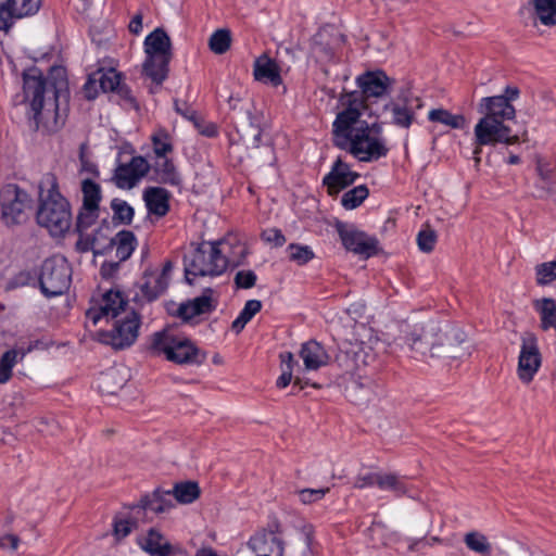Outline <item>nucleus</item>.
Instances as JSON below:
<instances>
[{"label":"nucleus","mask_w":556,"mask_h":556,"mask_svg":"<svg viewBox=\"0 0 556 556\" xmlns=\"http://www.w3.org/2000/svg\"><path fill=\"white\" fill-rule=\"evenodd\" d=\"M167 287L168 282L165 281L162 276L157 275V270H151L144 273L140 289L143 295L149 301H152L162 294L167 289Z\"/></svg>","instance_id":"33"},{"label":"nucleus","mask_w":556,"mask_h":556,"mask_svg":"<svg viewBox=\"0 0 556 556\" xmlns=\"http://www.w3.org/2000/svg\"><path fill=\"white\" fill-rule=\"evenodd\" d=\"M438 542H440V539L437 538V536H432L430 540H426V539L410 540L409 541V545H408V549L414 552V551L418 549L419 545L432 546L434 543H438Z\"/></svg>","instance_id":"60"},{"label":"nucleus","mask_w":556,"mask_h":556,"mask_svg":"<svg viewBox=\"0 0 556 556\" xmlns=\"http://www.w3.org/2000/svg\"><path fill=\"white\" fill-rule=\"evenodd\" d=\"M289 258L298 265H305L315 257L308 245L291 243L288 245Z\"/></svg>","instance_id":"45"},{"label":"nucleus","mask_w":556,"mask_h":556,"mask_svg":"<svg viewBox=\"0 0 556 556\" xmlns=\"http://www.w3.org/2000/svg\"><path fill=\"white\" fill-rule=\"evenodd\" d=\"M541 367V353L539 351L536 338L532 333L522 337V344L518 358L517 374L519 379L528 384Z\"/></svg>","instance_id":"15"},{"label":"nucleus","mask_w":556,"mask_h":556,"mask_svg":"<svg viewBox=\"0 0 556 556\" xmlns=\"http://www.w3.org/2000/svg\"><path fill=\"white\" fill-rule=\"evenodd\" d=\"M137 543L150 556H188L181 547L172 545L155 528L138 536Z\"/></svg>","instance_id":"18"},{"label":"nucleus","mask_w":556,"mask_h":556,"mask_svg":"<svg viewBox=\"0 0 556 556\" xmlns=\"http://www.w3.org/2000/svg\"><path fill=\"white\" fill-rule=\"evenodd\" d=\"M121 262H104L101 265L100 273L102 277L110 278L112 277L118 269Z\"/></svg>","instance_id":"59"},{"label":"nucleus","mask_w":556,"mask_h":556,"mask_svg":"<svg viewBox=\"0 0 556 556\" xmlns=\"http://www.w3.org/2000/svg\"><path fill=\"white\" fill-rule=\"evenodd\" d=\"M256 275L252 270H239L235 276V283L237 288L250 289L255 286Z\"/></svg>","instance_id":"51"},{"label":"nucleus","mask_w":556,"mask_h":556,"mask_svg":"<svg viewBox=\"0 0 556 556\" xmlns=\"http://www.w3.org/2000/svg\"><path fill=\"white\" fill-rule=\"evenodd\" d=\"M153 151L156 157L166 156L173 151L168 134L165 130H157L152 136Z\"/></svg>","instance_id":"47"},{"label":"nucleus","mask_w":556,"mask_h":556,"mask_svg":"<svg viewBox=\"0 0 556 556\" xmlns=\"http://www.w3.org/2000/svg\"><path fill=\"white\" fill-rule=\"evenodd\" d=\"M148 350L154 356L164 355L168 362L179 365L201 364L206 357L189 338L168 328L151 336Z\"/></svg>","instance_id":"6"},{"label":"nucleus","mask_w":556,"mask_h":556,"mask_svg":"<svg viewBox=\"0 0 556 556\" xmlns=\"http://www.w3.org/2000/svg\"><path fill=\"white\" fill-rule=\"evenodd\" d=\"M227 252V245L218 249L217 242L190 243L184 255L185 278L191 285L195 277H216L226 270V262L220 253Z\"/></svg>","instance_id":"7"},{"label":"nucleus","mask_w":556,"mask_h":556,"mask_svg":"<svg viewBox=\"0 0 556 556\" xmlns=\"http://www.w3.org/2000/svg\"><path fill=\"white\" fill-rule=\"evenodd\" d=\"M556 280V261L545 262L535 266V281L546 286Z\"/></svg>","instance_id":"44"},{"label":"nucleus","mask_w":556,"mask_h":556,"mask_svg":"<svg viewBox=\"0 0 556 556\" xmlns=\"http://www.w3.org/2000/svg\"><path fill=\"white\" fill-rule=\"evenodd\" d=\"M299 355L304 364L305 371H316L327 366L330 362V355L326 349L317 341L309 340L302 344Z\"/></svg>","instance_id":"23"},{"label":"nucleus","mask_w":556,"mask_h":556,"mask_svg":"<svg viewBox=\"0 0 556 556\" xmlns=\"http://www.w3.org/2000/svg\"><path fill=\"white\" fill-rule=\"evenodd\" d=\"M253 76L255 80L274 87L282 84L278 63L266 53H263L254 61Z\"/></svg>","instance_id":"24"},{"label":"nucleus","mask_w":556,"mask_h":556,"mask_svg":"<svg viewBox=\"0 0 556 556\" xmlns=\"http://www.w3.org/2000/svg\"><path fill=\"white\" fill-rule=\"evenodd\" d=\"M16 359L17 352L15 350H10L3 353L0 363L4 366H8L12 370L14 365L16 364Z\"/></svg>","instance_id":"62"},{"label":"nucleus","mask_w":556,"mask_h":556,"mask_svg":"<svg viewBox=\"0 0 556 556\" xmlns=\"http://www.w3.org/2000/svg\"><path fill=\"white\" fill-rule=\"evenodd\" d=\"M369 190L365 185H359L346 191L341 198V204L345 210L358 207L368 197Z\"/></svg>","instance_id":"42"},{"label":"nucleus","mask_w":556,"mask_h":556,"mask_svg":"<svg viewBox=\"0 0 556 556\" xmlns=\"http://www.w3.org/2000/svg\"><path fill=\"white\" fill-rule=\"evenodd\" d=\"M528 10L534 26H556V0H528Z\"/></svg>","instance_id":"25"},{"label":"nucleus","mask_w":556,"mask_h":556,"mask_svg":"<svg viewBox=\"0 0 556 556\" xmlns=\"http://www.w3.org/2000/svg\"><path fill=\"white\" fill-rule=\"evenodd\" d=\"M16 359L17 352L15 350H10L3 353L0 363L4 366H8L12 370L14 365L16 364Z\"/></svg>","instance_id":"61"},{"label":"nucleus","mask_w":556,"mask_h":556,"mask_svg":"<svg viewBox=\"0 0 556 556\" xmlns=\"http://www.w3.org/2000/svg\"><path fill=\"white\" fill-rule=\"evenodd\" d=\"M175 506L172 500L170 490L156 489L151 494L141 497L139 504L135 507L143 510H151L155 514H163Z\"/></svg>","instance_id":"26"},{"label":"nucleus","mask_w":556,"mask_h":556,"mask_svg":"<svg viewBox=\"0 0 556 556\" xmlns=\"http://www.w3.org/2000/svg\"><path fill=\"white\" fill-rule=\"evenodd\" d=\"M20 544V538L15 534H5L0 538V548L14 552Z\"/></svg>","instance_id":"57"},{"label":"nucleus","mask_w":556,"mask_h":556,"mask_svg":"<svg viewBox=\"0 0 556 556\" xmlns=\"http://www.w3.org/2000/svg\"><path fill=\"white\" fill-rule=\"evenodd\" d=\"M23 90L37 127L53 128L56 125L58 99L67 90L65 70L53 67L45 78L40 70L31 67L23 73Z\"/></svg>","instance_id":"3"},{"label":"nucleus","mask_w":556,"mask_h":556,"mask_svg":"<svg viewBox=\"0 0 556 556\" xmlns=\"http://www.w3.org/2000/svg\"><path fill=\"white\" fill-rule=\"evenodd\" d=\"M262 239L273 244L274 247H281L286 243V237L281 232V230L277 228L266 229L262 232Z\"/></svg>","instance_id":"52"},{"label":"nucleus","mask_w":556,"mask_h":556,"mask_svg":"<svg viewBox=\"0 0 556 556\" xmlns=\"http://www.w3.org/2000/svg\"><path fill=\"white\" fill-rule=\"evenodd\" d=\"M249 548L256 556H283L285 541L278 526L262 529L248 542Z\"/></svg>","instance_id":"16"},{"label":"nucleus","mask_w":556,"mask_h":556,"mask_svg":"<svg viewBox=\"0 0 556 556\" xmlns=\"http://www.w3.org/2000/svg\"><path fill=\"white\" fill-rule=\"evenodd\" d=\"M72 269L63 256L47 258L40 269L39 285L47 298L63 294L70 288Z\"/></svg>","instance_id":"11"},{"label":"nucleus","mask_w":556,"mask_h":556,"mask_svg":"<svg viewBox=\"0 0 556 556\" xmlns=\"http://www.w3.org/2000/svg\"><path fill=\"white\" fill-rule=\"evenodd\" d=\"M113 218L119 223L129 225L134 218V208L122 199H113L111 202Z\"/></svg>","instance_id":"43"},{"label":"nucleus","mask_w":556,"mask_h":556,"mask_svg":"<svg viewBox=\"0 0 556 556\" xmlns=\"http://www.w3.org/2000/svg\"><path fill=\"white\" fill-rule=\"evenodd\" d=\"M336 229L346 250L366 257L376 253L377 241L374 238H369L363 231L357 230L354 226L338 222Z\"/></svg>","instance_id":"17"},{"label":"nucleus","mask_w":556,"mask_h":556,"mask_svg":"<svg viewBox=\"0 0 556 556\" xmlns=\"http://www.w3.org/2000/svg\"><path fill=\"white\" fill-rule=\"evenodd\" d=\"M380 472H367L365 475H358L354 481V488L365 489L374 485L378 486Z\"/></svg>","instance_id":"53"},{"label":"nucleus","mask_w":556,"mask_h":556,"mask_svg":"<svg viewBox=\"0 0 556 556\" xmlns=\"http://www.w3.org/2000/svg\"><path fill=\"white\" fill-rule=\"evenodd\" d=\"M464 542L466 546L478 554L489 556L491 554V544L486 536L480 532L471 531L465 534Z\"/></svg>","instance_id":"40"},{"label":"nucleus","mask_w":556,"mask_h":556,"mask_svg":"<svg viewBox=\"0 0 556 556\" xmlns=\"http://www.w3.org/2000/svg\"><path fill=\"white\" fill-rule=\"evenodd\" d=\"M199 315L200 314L195 311L191 301L180 304L178 308V316L185 321L191 320L193 317Z\"/></svg>","instance_id":"56"},{"label":"nucleus","mask_w":556,"mask_h":556,"mask_svg":"<svg viewBox=\"0 0 556 556\" xmlns=\"http://www.w3.org/2000/svg\"><path fill=\"white\" fill-rule=\"evenodd\" d=\"M378 343L370 328L365 325L356 326L353 338L341 344L336 361L345 371L361 369L376 361Z\"/></svg>","instance_id":"8"},{"label":"nucleus","mask_w":556,"mask_h":556,"mask_svg":"<svg viewBox=\"0 0 556 556\" xmlns=\"http://www.w3.org/2000/svg\"><path fill=\"white\" fill-rule=\"evenodd\" d=\"M378 488L383 491H391L396 496L408 495L409 489L404 480L395 473H381L378 480Z\"/></svg>","instance_id":"37"},{"label":"nucleus","mask_w":556,"mask_h":556,"mask_svg":"<svg viewBox=\"0 0 556 556\" xmlns=\"http://www.w3.org/2000/svg\"><path fill=\"white\" fill-rule=\"evenodd\" d=\"M97 78H90L84 86V90L85 92H88L89 90V87L96 83V81H99L100 84V87L101 89L104 91V92H108V91H115V90H119V91H123V90H128L126 87L124 86H121V76L119 74L111 68L106 72H102V71H99L97 73Z\"/></svg>","instance_id":"34"},{"label":"nucleus","mask_w":556,"mask_h":556,"mask_svg":"<svg viewBox=\"0 0 556 556\" xmlns=\"http://www.w3.org/2000/svg\"><path fill=\"white\" fill-rule=\"evenodd\" d=\"M328 492L329 488L302 489L296 491V495L302 504L307 505L320 501Z\"/></svg>","instance_id":"49"},{"label":"nucleus","mask_w":556,"mask_h":556,"mask_svg":"<svg viewBox=\"0 0 556 556\" xmlns=\"http://www.w3.org/2000/svg\"><path fill=\"white\" fill-rule=\"evenodd\" d=\"M421 106L420 98L414 96L409 89H403L394 100L386 104L384 110L390 113L391 124L408 129Z\"/></svg>","instance_id":"14"},{"label":"nucleus","mask_w":556,"mask_h":556,"mask_svg":"<svg viewBox=\"0 0 556 556\" xmlns=\"http://www.w3.org/2000/svg\"><path fill=\"white\" fill-rule=\"evenodd\" d=\"M428 119L431 123L441 124L451 129H463L467 125V121L463 114H453L443 108L430 110Z\"/></svg>","instance_id":"32"},{"label":"nucleus","mask_w":556,"mask_h":556,"mask_svg":"<svg viewBox=\"0 0 556 556\" xmlns=\"http://www.w3.org/2000/svg\"><path fill=\"white\" fill-rule=\"evenodd\" d=\"M357 177V173L352 172L346 163L338 159L332 165L331 170L324 177L323 182L327 187L328 193L334 195L352 185Z\"/></svg>","instance_id":"22"},{"label":"nucleus","mask_w":556,"mask_h":556,"mask_svg":"<svg viewBox=\"0 0 556 556\" xmlns=\"http://www.w3.org/2000/svg\"><path fill=\"white\" fill-rule=\"evenodd\" d=\"M478 112L482 114V117L473 129L476 139L473 155L477 164L480 162L479 155L482 146L515 144L519 142L518 135H513L511 128L507 125L516 116V110L511 103H508L507 99L497 96L482 98Z\"/></svg>","instance_id":"4"},{"label":"nucleus","mask_w":556,"mask_h":556,"mask_svg":"<svg viewBox=\"0 0 556 556\" xmlns=\"http://www.w3.org/2000/svg\"><path fill=\"white\" fill-rule=\"evenodd\" d=\"M217 245L218 249H220L223 245H227V252L220 253L224 261L226 262V268L228 266H239L242 264L248 254L247 247L236 238L218 241Z\"/></svg>","instance_id":"31"},{"label":"nucleus","mask_w":556,"mask_h":556,"mask_svg":"<svg viewBox=\"0 0 556 556\" xmlns=\"http://www.w3.org/2000/svg\"><path fill=\"white\" fill-rule=\"evenodd\" d=\"M40 0H0V29L9 30L14 18L35 14Z\"/></svg>","instance_id":"19"},{"label":"nucleus","mask_w":556,"mask_h":556,"mask_svg":"<svg viewBox=\"0 0 556 556\" xmlns=\"http://www.w3.org/2000/svg\"><path fill=\"white\" fill-rule=\"evenodd\" d=\"M533 307L540 315V328L544 331L556 329V299L542 298L533 301Z\"/></svg>","instance_id":"30"},{"label":"nucleus","mask_w":556,"mask_h":556,"mask_svg":"<svg viewBox=\"0 0 556 556\" xmlns=\"http://www.w3.org/2000/svg\"><path fill=\"white\" fill-rule=\"evenodd\" d=\"M191 302L194 305L195 311H198V313L200 315L210 313L215 307L213 305L212 298L210 295H207V294H203L201 296H198V298L193 299Z\"/></svg>","instance_id":"54"},{"label":"nucleus","mask_w":556,"mask_h":556,"mask_svg":"<svg viewBox=\"0 0 556 556\" xmlns=\"http://www.w3.org/2000/svg\"><path fill=\"white\" fill-rule=\"evenodd\" d=\"M99 218V208H87L81 206L77 220H76V230L83 235L87 229H89Z\"/></svg>","instance_id":"46"},{"label":"nucleus","mask_w":556,"mask_h":556,"mask_svg":"<svg viewBox=\"0 0 556 556\" xmlns=\"http://www.w3.org/2000/svg\"><path fill=\"white\" fill-rule=\"evenodd\" d=\"M37 223L54 236H63L72 225L70 203L59 192L56 178L47 174L40 182V204Z\"/></svg>","instance_id":"5"},{"label":"nucleus","mask_w":556,"mask_h":556,"mask_svg":"<svg viewBox=\"0 0 556 556\" xmlns=\"http://www.w3.org/2000/svg\"><path fill=\"white\" fill-rule=\"evenodd\" d=\"M81 192L84 207L88 210L91 207L99 208L102 199L100 185L91 179H84L81 181Z\"/></svg>","instance_id":"38"},{"label":"nucleus","mask_w":556,"mask_h":556,"mask_svg":"<svg viewBox=\"0 0 556 556\" xmlns=\"http://www.w3.org/2000/svg\"><path fill=\"white\" fill-rule=\"evenodd\" d=\"M281 369H282V372H281L280 377L277 379L276 384L278 388L283 389L290 384V382L293 378V375H292L293 370L289 365H288V368H281Z\"/></svg>","instance_id":"58"},{"label":"nucleus","mask_w":556,"mask_h":556,"mask_svg":"<svg viewBox=\"0 0 556 556\" xmlns=\"http://www.w3.org/2000/svg\"><path fill=\"white\" fill-rule=\"evenodd\" d=\"M170 491L172 496L180 504H191L200 496V488L193 481L176 483Z\"/></svg>","instance_id":"36"},{"label":"nucleus","mask_w":556,"mask_h":556,"mask_svg":"<svg viewBox=\"0 0 556 556\" xmlns=\"http://www.w3.org/2000/svg\"><path fill=\"white\" fill-rule=\"evenodd\" d=\"M399 345H407L416 357L431 363L442 362L452 367L471 354V344L457 328L442 330L435 324L405 325L396 338Z\"/></svg>","instance_id":"1"},{"label":"nucleus","mask_w":556,"mask_h":556,"mask_svg":"<svg viewBox=\"0 0 556 556\" xmlns=\"http://www.w3.org/2000/svg\"><path fill=\"white\" fill-rule=\"evenodd\" d=\"M137 528V522L132 519H115L113 533L117 540H122L129 535Z\"/></svg>","instance_id":"50"},{"label":"nucleus","mask_w":556,"mask_h":556,"mask_svg":"<svg viewBox=\"0 0 556 556\" xmlns=\"http://www.w3.org/2000/svg\"><path fill=\"white\" fill-rule=\"evenodd\" d=\"M394 83L395 80L383 71L365 72L356 78L358 90L342 92L339 102L343 109H350V104L353 100H356L361 105H355L354 109L363 113L368 108V100L382 98L388 94L392 90Z\"/></svg>","instance_id":"9"},{"label":"nucleus","mask_w":556,"mask_h":556,"mask_svg":"<svg viewBox=\"0 0 556 556\" xmlns=\"http://www.w3.org/2000/svg\"><path fill=\"white\" fill-rule=\"evenodd\" d=\"M129 31L138 35L142 30V16L141 14H136L128 25Z\"/></svg>","instance_id":"63"},{"label":"nucleus","mask_w":556,"mask_h":556,"mask_svg":"<svg viewBox=\"0 0 556 556\" xmlns=\"http://www.w3.org/2000/svg\"><path fill=\"white\" fill-rule=\"evenodd\" d=\"M231 45V33L227 28L215 30L210 39L208 47L215 54L226 53Z\"/></svg>","instance_id":"41"},{"label":"nucleus","mask_w":556,"mask_h":556,"mask_svg":"<svg viewBox=\"0 0 556 556\" xmlns=\"http://www.w3.org/2000/svg\"><path fill=\"white\" fill-rule=\"evenodd\" d=\"M139 327L140 317L131 311L124 318L117 319L111 330L99 332V341L115 350L129 348L138 338Z\"/></svg>","instance_id":"13"},{"label":"nucleus","mask_w":556,"mask_h":556,"mask_svg":"<svg viewBox=\"0 0 556 556\" xmlns=\"http://www.w3.org/2000/svg\"><path fill=\"white\" fill-rule=\"evenodd\" d=\"M170 47L169 37L161 28L154 29L144 40L147 59L143 63V72L156 84H161L167 76L172 59Z\"/></svg>","instance_id":"10"},{"label":"nucleus","mask_w":556,"mask_h":556,"mask_svg":"<svg viewBox=\"0 0 556 556\" xmlns=\"http://www.w3.org/2000/svg\"><path fill=\"white\" fill-rule=\"evenodd\" d=\"M127 301L119 291L110 290L102 295L98 307L87 311V318L96 325L102 317L116 318L125 309Z\"/></svg>","instance_id":"21"},{"label":"nucleus","mask_w":556,"mask_h":556,"mask_svg":"<svg viewBox=\"0 0 556 556\" xmlns=\"http://www.w3.org/2000/svg\"><path fill=\"white\" fill-rule=\"evenodd\" d=\"M154 164V172L157 177V180L163 184H168L172 186L179 185L180 177L175 168V165L172 160L166 156L156 157Z\"/></svg>","instance_id":"35"},{"label":"nucleus","mask_w":556,"mask_h":556,"mask_svg":"<svg viewBox=\"0 0 556 556\" xmlns=\"http://www.w3.org/2000/svg\"><path fill=\"white\" fill-rule=\"evenodd\" d=\"M144 201L148 211L159 217H163L169 211V194L167 190L160 187H151L144 191Z\"/></svg>","instance_id":"27"},{"label":"nucleus","mask_w":556,"mask_h":556,"mask_svg":"<svg viewBox=\"0 0 556 556\" xmlns=\"http://www.w3.org/2000/svg\"><path fill=\"white\" fill-rule=\"evenodd\" d=\"M262 303L258 300H249L243 309L240 312V315L243 316L249 321L261 311Z\"/></svg>","instance_id":"55"},{"label":"nucleus","mask_w":556,"mask_h":556,"mask_svg":"<svg viewBox=\"0 0 556 556\" xmlns=\"http://www.w3.org/2000/svg\"><path fill=\"white\" fill-rule=\"evenodd\" d=\"M150 169V164L142 156H134L129 163L121 164L114 174V180L118 188L131 189L144 177Z\"/></svg>","instance_id":"20"},{"label":"nucleus","mask_w":556,"mask_h":556,"mask_svg":"<svg viewBox=\"0 0 556 556\" xmlns=\"http://www.w3.org/2000/svg\"><path fill=\"white\" fill-rule=\"evenodd\" d=\"M437 233L430 227L420 230L417 235V244L420 251L429 253L434 249Z\"/></svg>","instance_id":"48"},{"label":"nucleus","mask_w":556,"mask_h":556,"mask_svg":"<svg viewBox=\"0 0 556 556\" xmlns=\"http://www.w3.org/2000/svg\"><path fill=\"white\" fill-rule=\"evenodd\" d=\"M378 384L365 378L353 381L348 388L350 399L356 404L369 403L378 395Z\"/></svg>","instance_id":"28"},{"label":"nucleus","mask_w":556,"mask_h":556,"mask_svg":"<svg viewBox=\"0 0 556 556\" xmlns=\"http://www.w3.org/2000/svg\"><path fill=\"white\" fill-rule=\"evenodd\" d=\"M125 379L119 377L115 368L102 372L98 379V388L102 393L113 394L124 386Z\"/></svg>","instance_id":"39"},{"label":"nucleus","mask_w":556,"mask_h":556,"mask_svg":"<svg viewBox=\"0 0 556 556\" xmlns=\"http://www.w3.org/2000/svg\"><path fill=\"white\" fill-rule=\"evenodd\" d=\"M1 219L8 227L25 223L31 207L28 193L16 185H7L0 191Z\"/></svg>","instance_id":"12"},{"label":"nucleus","mask_w":556,"mask_h":556,"mask_svg":"<svg viewBox=\"0 0 556 556\" xmlns=\"http://www.w3.org/2000/svg\"><path fill=\"white\" fill-rule=\"evenodd\" d=\"M353 100L350 109H342L332 123L333 143L341 150L348 151L361 162H375L387 156L389 148L382 135V127L377 123L369 124L362 119L361 112Z\"/></svg>","instance_id":"2"},{"label":"nucleus","mask_w":556,"mask_h":556,"mask_svg":"<svg viewBox=\"0 0 556 556\" xmlns=\"http://www.w3.org/2000/svg\"><path fill=\"white\" fill-rule=\"evenodd\" d=\"M197 127H198L199 132L206 137H215L217 135V127L213 123H208L204 126L197 124Z\"/></svg>","instance_id":"64"},{"label":"nucleus","mask_w":556,"mask_h":556,"mask_svg":"<svg viewBox=\"0 0 556 556\" xmlns=\"http://www.w3.org/2000/svg\"><path fill=\"white\" fill-rule=\"evenodd\" d=\"M110 244L115 249V256L118 262H125L131 256L138 241L132 231L121 230L111 239Z\"/></svg>","instance_id":"29"}]
</instances>
